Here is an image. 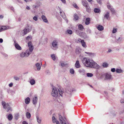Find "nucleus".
Listing matches in <instances>:
<instances>
[{
    "mask_svg": "<svg viewBox=\"0 0 124 124\" xmlns=\"http://www.w3.org/2000/svg\"><path fill=\"white\" fill-rule=\"evenodd\" d=\"M82 62L84 65L87 67L96 69L100 68V66L94 61L86 58H84L82 60Z\"/></svg>",
    "mask_w": 124,
    "mask_h": 124,
    "instance_id": "nucleus-1",
    "label": "nucleus"
},
{
    "mask_svg": "<svg viewBox=\"0 0 124 124\" xmlns=\"http://www.w3.org/2000/svg\"><path fill=\"white\" fill-rule=\"evenodd\" d=\"M59 119L61 124H70L68 122H66V120L65 118H64L60 115H59Z\"/></svg>",
    "mask_w": 124,
    "mask_h": 124,
    "instance_id": "nucleus-2",
    "label": "nucleus"
},
{
    "mask_svg": "<svg viewBox=\"0 0 124 124\" xmlns=\"http://www.w3.org/2000/svg\"><path fill=\"white\" fill-rule=\"evenodd\" d=\"M31 29V27L29 26L28 25L23 31V32L24 33V35L28 33L30 31Z\"/></svg>",
    "mask_w": 124,
    "mask_h": 124,
    "instance_id": "nucleus-3",
    "label": "nucleus"
},
{
    "mask_svg": "<svg viewBox=\"0 0 124 124\" xmlns=\"http://www.w3.org/2000/svg\"><path fill=\"white\" fill-rule=\"evenodd\" d=\"M51 94L53 96L55 97H56L58 96V92L56 87H53Z\"/></svg>",
    "mask_w": 124,
    "mask_h": 124,
    "instance_id": "nucleus-4",
    "label": "nucleus"
},
{
    "mask_svg": "<svg viewBox=\"0 0 124 124\" xmlns=\"http://www.w3.org/2000/svg\"><path fill=\"white\" fill-rule=\"evenodd\" d=\"M31 54L29 51L27 52V51H26V52H22L20 54V56L21 57H27Z\"/></svg>",
    "mask_w": 124,
    "mask_h": 124,
    "instance_id": "nucleus-5",
    "label": "nucleus"
},
{
    "mask_svg": "<svg viewBox=\"0 0 124 124\" xmlns=\"http://www.w3.org/2000/svg\"><path fill=\"white\" fill-rule=\"evenodd\" d=\"M105 80H110L112 78V75L111 73H107L105 74Z\"/></svg>",
    "mask_w": 124,
    "mask_h": 124,
    "instance_id": "nucleus-6",
    "label": "nucleus"
},
{
    "mask_svg": "<svg viewBox=\"0 0 124 124\" xmlns=\"http://www.w3.org/2000/svg\"><path fill=\"white\" fill-rule=\"evenodd\" d=\"M16 40H14V45L16 48L17 50H21L22 48L16 42Z\"/></svg>",
    "mask_w": 124,
    "mask_h": 124,
    "instance_id": "nucleus-7",
    "label": "nucleus"
},
{
    "mask_svg": "<svg viewBox=\"0 0 124 124\" xmlns=\"http://www.w3.org/2000/svg\"><path fill=\"white\" fill-rule=\"evenodd\" d=\"M38 100V99L37 96L35 95L34 97L33 98L32 100V103L34 105L36 104Z\"/></svg>",
    "mask_w": 124,
    "mask_h": 124,
    "instance_id": "nucleus-8",
    "label": "nucleus"
},
{
    "mask_svg": "<svg viewBox=\"0 0 124 124\" xmlns=\"http://www.w3.org/2000/svg\"><path fill=\"white\" fill-rule=\"evenodd\" d=\"M80 36L83 38L85 39L88 38L89 37L87 36L86 33L84 32H82L81 33Z\"/></svg>",
    "mask_w": 124,
    "mask_h": 124,
    "instance_id": "nucleus-9",
    "label": "nucleus"
},
{
    "mask_svg": "<svg viewBox=\"0 0 124 124\" xmlns=\"http://www.w3.org/2000/svg\"><path fill=\"white\" fill-rule=\"evenodd\" d=\"M2 105L3 106V108H6L7 107L10 106L9 104L8 103H6L4 101H2Z\"/></svg>",
    "mask_w": 124,
    "mask_h": 124,
    "instance_id": "nucleus-10",
    "label": "nucleus"
},
{
    "mask_svg": "<svg viewBox=\"0 0 124 124\" xmlns=\"http://www.w3.org/2000/svg\"><path fill=\"white\" fill-rule=\"evenodd\" d=\"M60 15L65 20H67V22L68 21V20L67 19V18L66 17V16L64 13L63 12H61V11L60 12Z\"/></svg>",
    "mask_w": 124,
    "mask_h": 124,
    "instance_id": "nucleus-11",
    "label": "nucleus"
},
{
    "mask_svg": "<svg viewBox=\"0 0 124 124\" xmlns=\"http://www.w3.org/2000/svg\"><path fill=\"white\" fill-rule=\"evenodd\" d=\"M81 43L82 46L84 48H86L87 47V45L84 40H82Z\"/></svg>",
    "mask_w": 124,
    "mask_h": 124,
    "instance_id": "nucleus-12",
    "label": "nucleus"
},
{
    "mask_svg": "<svg viewBox=\"0 0 124 124\" xmlns=\"http://www.w3.org/2000/svg\"><path fill=\"white\" fill-rule=\"evenodd\" d=\"M110 14L109 11H107L106 13L104 15V17L105 18L108 20Z\"/></svg>",
    "mask_w": 124,
    "mask_h": 124,
    "instance_id": "nucleus-13",
    "label": "nucleus"
},
{
    "mask_svg": "<svg viewBox=\"0 0 124 124\" xmlns=\"http://www.w3.org/2000/svg\"><path fill=\"white\" fill-rule=\"evenodd\" d=\"M57 41L54 40L52 43V46L54 47H57Z\"/></svg>",
    "mask_w": 124,
    "mask_h": 124,
    "instance_id": "nucleus-14",
    "label": "nucleus"
},
{
    "mask_svg": "<svg viewBox=\"0 0 124 124\" xmlns=\"http://www.w3.org/2000/svg\"><path fill=\"white\" fill-rule=\"evenodd\" d=\"M82 2L83 5L85 7L88 5L87 2L85 0H82Z\"/></svg>",
    "mask_w": 124,
    "mask_h": 124,
    "instance_id": "nucleus-15",
    "label": "nucleus"
},
{
    "mask_svg": "<svg viewBox=\"0 0 124 124\" xmlns=\"http://www.w3.org/2000/svg\"><path fill=\"white\" fill-rule=\"evenodd\" d=\"M90 18L89 17H87L86 19L85 24L86 25H88L90 23Z\"/></svg>",
    "mask_w": 124,
    "mask_h": 124,
    "instance_id": "nucleus-16",
    "label": "nucleus"
},
{
    "mask_svg": "<svg viewBox=\"0 0 124 124\" xmlns=\"http://www.w3.org/2000/svg\"><path fill=\"white\" fill-rule=\"evenodd\" d=\"M85 70L83 69H80L78 70V72L81 74L83 75H85Z\"/></svg>",
    "mask_w": 124,
    "mask_h": 124,
    "instance_id": "nucleus-17",
    "label": "nucleus"
},
{
    "mask_svg": "<svg viewBox=\"0 0 124 124\" xmlns=\"http://www.w3.org/2000/svg\"><path fill=\"white\" fill-rule=\"evenodd\" d=\"M35 65L38 70H39L41 69V66L39 63H37L35 64Z\"/></svg>",
    "mask_w": 124,
    "mask_h": 124,
    "instance_id": "nucleus-18",
    "label": "nucleus"
},
{
    "mask_svg": "<svg viewBox=\"0 0 124 124\" xmlns=\"http://www.w3.org/2000/svg\"><path fill=\"white\" fill-rule=\"evenodd\" d=\"M41 18L43 20V21L47 23L48 22V20L45 16L42 15L41 16Z\"/></svg>",
    "mask_w": 124,
    "mask_h": 124,
    "instance_id": "nucleus-19",
    "label": "nucleus"
},
{
    "mask_svg": "<svg viewBox=\"0 0 124 124\" xmlns=\"http://www.w3.org/2000/svg\"><path fill=\"white\" fill-rule=\"evenodd\" d=\"M97 28L99 30L102 31L103 30L104 27L102 26L99 25L98 26Z\"/></svg>",
    "mask_w": 124,
    "mask_h": 124,
    "instance_id": "nucleus-20",
    "label": "nucleus"
},
{
    "mask_svg": "<svg viewBox=\"0 0 124 124\" xmlns=\"http://www.w3.org/2000/svg\"><path fill=\"white\" fill-rule=\"evenodd\" d=\"M74 19L75 21L78 20L79 19V17L78 15L76 14H75L74 15Z\"/></svg>",
    "mask_w": 124,
    "mask_h": 124,
    "instance_id": "nucleus-21",
    "label": "nucleus"
},
{
    "mask_svg": "<svg viewBox=\"0 0 124 124\" xmlns=\"http://www.w3.org/2000/svg\"><path fill=\"white\" fill-rule=\"evenodd\" d=\"M75 65V67L77 68H79L80 67V65L78 61H76Z\"/></svg>",
    "mask_w": 124,
    "mask_h": 124,
    "instance_id": "nucleus-22",
    "label": "nucleus"
},
{
    "mask_svg": "<svg viewBox=\"0 0 124 124\" xmlns=\"http://www.w3.org/2000/svg\"><path fill=\"white\" fill-rule=\"evenodd\" d=\"M25 102L26 104H28L30 101V98L28 97L25 99Z\"/></svg>",
    "mask_w": 124,
    "mask_h": 124,
    "instance_id": "nucleus-23",
    "label": "nucleus"
},
{
    "mask_svg": "<svg viewBox=\"0 0 124 124\" xmlns=\"http://www.w3.org/2000/svg\"><path fill=\"white\" fill-rule=\"evenodd\" d=\"M81 49L79 48H77L76 50V54H79L80 53Z\"/></svg>",
    "mask_w": 124,
    "mask_h": 124,
    "instance_id": "nucleus-24",
    "label": "nucleus"
},
{
    "mask_svg": "<svg viewBox=\"0 0 124 124\" xmlns=\"http://www.w3.org/2000/svg\"><path fill=\"white\" fill-rule=\"evenodd\" d=\"M116 72L117 73H121L123 72V71L121 69H117L116 70Z\"/></svg>",
    "mask_w": 124,
    "mask_h": 124,
    "instance_id": "nucleus-25",
    "label": "nucleus"
},
{
    "mask_svg": "<svg viewBox=\"0 0 124 124\" xmlns=\"http://www.w3.org/2000/svg\"><path fill=\"white\" fill-rule=\"evenodd\" d=\"M78 28L79 30L81 31H83L84 29V27L83 25L81 24H80L78 25Z\"/></svg>",
    "mask_w": 124,
    "mask_h": 124,
    "instance_id": "nucleus-26",
    "label": "nucleus"
},
{
    "mask_svg": "<svg viewBox=\"0 0 124 124\" xmlns=\"http://www.w3.org/2000/svg\"><path fill=\"white\" fill-rule=\"evenodd\" d=\"M31 85H33L35 84V81L34 79H30L29 82Z\"/></svg>",
    "mask_w": 124,
    "mask_h": 124,
    "instance_id": "nucleus-27",
    "label": "nucleus"
},
{
    "mask_svg": "<svg viewBox=\"0 0 124 124\" xmlns=\"http://www.w3.org/2000/svg\"><path fill=\"white\" fill-rule=\"evenodd\" d=\"M94 11L96 13H100L101 11L100 9L97 8H95L94 10Z\"/></svg>",
    "mask_w": 124,
    "mask_h": 124,
    "instance_id": "nucleus-28",
    "label": "nucleus"
},
{
    "mask_svg": "<svg viewBox=\"0 0 124 124\" xmlns=\"http://www.w3.org/2000/svg\"><path fill=\"white\" fill-rule=\"evenodd\" d=\"M86 10L87 12L89 13L91 12V9L90 7L89 6V5L85 7Z\"/></svg>",
    "mask_w": 124,
    "mask_h": 124,
    "instance_id": "nucleus-29",
    "label": "nucleus"
},
{
    "mask_svg": "<svg viewBox=\"0 0 124 124\" xmlns=\"http://www.w3.org/2000/svg\"><path fill=\"white\" fill-rule=\"evenodd\" d=\"M7 118L8 120L9 121L11 120L13 118V116L12 114H10L8 116Z\"/></svg>",
    "mask_w": 124,
    "mask_h": 124,
    "instance_id": "nucleus-30",
    "label": "nucleus"
},
{
    "mask_svg": "<svg viewBox=\"0 0 124 124\" xmlns=\"http://www.w3.org/2000/svg\"><path fill=\"white\" fill-rule=\"evenodd\" d=\"M29 50H27V52L29 51L31 53L32 52V51L33 49V46H30L29 47Z\"/></svg>",
    "mask_w": 124,
    "mask_h": 124,
    "instance_id": "nucleus-31",
    "label": "nucleus"
},
{
    "mask_svg": "<svg viewBox=\"0 0 124 124\" xmlns=\"http://www.w3.org/2000/svg\"><path fill=\"white\" fill-rule=\"evenodd\" d=\"M26 116L28 119H30L31 117V114L29 112H27L26 114Z\"/></svg>",
    "mask_w": 124,
    "mask_h": 124,
    "instance_id": "nucleus-32",
    "label": "nucleus"
},
{
    "mask_svg": "<svg viewBox=\"0 0 124 124\" xmlns=\"http://www.w3.org/2000/svg\"><path fill=\"white\" fill-rule=\"evenodd\" d=\"M8 27L7 26H3L1 27V28L2 31L6 30L8 29Z\"/></svg>",
    "mask_w": 124,
    "mask_h": 124,
    "instance_id": "nucleus-33",
    "label": "nucleus"
},
{
    "mask_svg": "<svg viewBox=\"0 0 124 124\" xmlns=\"http://www.w3.org/2000/svg\"><path fill=\"white\" fill-rule=\"evenodd\" d=\"M107 7L108 8V9L110 10L111 9V8H112V7L111 5L109 4V2H108L107 3Z\"/></svg>",
    "mask_w": 124,
    "mask_h": 124,
    "instance_id": "nucleus-34",
    "label": "nucleus"
},
{
    "mask_svg": "<svg viewBox=\"0 0 124 124\" xmlns=\"http://www.w3.org/2000/svg\"><path fill=\"white\" fill-rule=\"evenodd\" d=\"M86 75L88 77H91L93 76V74L92 73H86Z\"/></svg>",
    "mask_w": 124,
    "mask_h": 124,
    "instance_id": "nucleus-35",
    "label": "nucleus"
},
{
    "mask_svg": "<svg viewBox=\"0 0 124 124\" xmlns=\"http://www.w3.org/2000/svg\"><path fill=\"white\" fill-rule=\"evenodd\" d=\"M102 66L104 67L107 68L108 66V64L107 63L104 62L103 63Z\"/></svg>",
    "mask_w": 124,
    "mask_h": 124,
    "instance_id": "nucleus-36",
    "label": "nucleus"
},
{
    "mask_svg": "<svg viewBox=\"0 0 124 124\" xmlns=\"http://www.w3.org/2000/svg\"><path fill=\"white\" fill-rule=\"evenodd\" d=\"M110 10L112 14H115L116 12L114 8H111Z\"/></svg>",
    "mask_w": 124,
    "mask_h": 124,
    "instance_id": "nucleus-37",
    "label": "nucleus"
},
{
    "mask_svg": "<svg viewBox=\"0 0 124 124\" xmlns=\"http://www.w3.org/2000/svg\"><path fill=\"white\" fill-rule=\"evenodd\" d=\"M36 118L37 122L39 123H40L41 121V120L39 118L38 116H36Z\"/></svg>",
    "mask_w": 124,
    "mask_h": 124,
    "instance_id": "nucleus-38",
    "label": "nucleus"
},
{
    "mask_svg": "<svg viewBox=\"0 0 124 124\" xmlns=\"http://www.w3.org/2000/svg\"><path fill=\"white\" fill-rule=\"evenodd\" d=\"M60 64L61 66L62 67H64L66 65V64H65L64 62L62 61L60 62Z\"/></svg>",
    "mask_w": 124,
    "mask_h": 124,
    "instance_id": "nucleus-39",
    "label": "nucleus"
},
{
    "mask_svg": "<svg viewBox=\"0 0 124 124\" xmlns=\"http://www.w3.org/2000/svg\"><path fill=\"white\" fill-rule=\"evenodd\" d=\"M82 40L78 38L76 40L75 42L77 43H78L80 42L81 43Z\"/></svg>",
    "mask_w": 124,
    "mask_h": 124,
    "instance_id": "nucleus-40",
    "label": "nucleus"
},
{
    "mask_svg": "<svg viewBox=\"0 0 124 124\" xmlns=\"http://www.w3.org/2000/svg\"><path fill=\"white\" fill-rule=\"evenodd\" d=\"M85 53L89 54L91 56V55H93L94 56L95 55V54L94 53H89V52H85Z\"/></svg>",
    "mask_w": 124,
    "mask_h": 124,
    "instance_id": "nucleus-41",
    "label": "nucleus"
},
{
    "mask_svg": "<svg viewBox=\"0 0 124 124\" xmlns=\"http://www.w3.org/2000/svg\"><path fill=\"white\" fill-rule=\"evenodd\" d=\"M52 59L54 61H55L56 59L55 56L54 54H51V55Z\"/></svg>",
    "mask_w": 124,
    "mask_h": 124,
    "instance_id": "nucleus-42",
    "label": "nucleus"
},
{
    "mask_svg": "<svg viewBox=\"0 0 124 124\" xmlns=\"http://www.w3.org/2000/svg\"><path fill=\"white\" fill-rule=\"evenodd\" d=\"M52 121L54 123H55L57 122L56 119L54 116H53L52 118Z\"/></svg>",
    "mask_w": 124,
    "mask_h": 124,
    "instance_id": "nucleus-43",
    "label": "nucleus"
},
{
    "mask_svg": "<svg viewBox=\"0 0 124 124\" xmlns=\"http://www.w3.org/2000/svg\"><path fill=\"white\" fill-rule=\"evenodd\" d=\"M60 89H58V90L59 91V94L61 96H62V94L63 93V91H60Z\"/></svg>",
    "mask_w": 124,
    "mask_h": 124,
    "instance_id": "nucleus-44",
    "label": "nucleus"
},
{
    "mask_svg": "<svg viewBox=\"0 0 124 124\" xmlns=\"http://www.w3.org/2000/svg\"><path fill=\"white\" fill-rule=\"evenodd\" d=\"M67 32L69 34H71L72 33V31L71 30H68L67 31Z\"/></svg>",
    "mask_w": 124,
    "mask_h": 124,
    "instance_id": "nucleus-45",
    "label": "nucleus"
},
{
    "mask_svg": "<svg viewBox=\"0 0 124 124\" xmlns=\"http://www.w3.org/2000/svg\"><path fill=\"white\" fill-rule=\"evenodd\" d=\"M86 32L87 33L89 34L91 33V31L89 29H88L86 30Z\"/></svg>",
    "mask_w": 124,
    "mask_h": 124,
    "instance_id": "nucleus-46",
    "label": "nucleus"
},
{
    "mask_svg": "<svg viewBox=\"0 0 124 124\" xmlns=\"http://www.w3.org/2000/svg\"><path fill=\"white\" fill-rule=\"evenodd\" d=\"M117 29L116 28H114L113 29V30L112 31V32L113 33H116L117 31Z\"/></svg>",
    "mask_w": 124,
    "mask_h": 124,
    "instance_id": "nucleus-47",
    "label": "nucleus"
},
{
    "mask_svg": "<svg viewBox=\"0 0 124 124\" xmlns=\"http://www.w3.org/2000/svg\"><path fill=\"white\" fill-rule=\"evenodd\" d=\"M70 72L72 74H73L74 73V71L73 69H71L70 70Z\"/></svg>",
    "mask_w": 124,
    "mask_h": 124,
    "instance_id": "nucleus-48",
    "label": "nucleus"
},
{
    "mask_svg": "<svg viewBox=\"0 0 124 124\" xmlns=\"http://www.w3.org/2000/svg\"><path fill=\"white\" fill-rule=\"evenodd\" d=\"M75 32L77 34H79L80 35L81 34V33H80V31H79L78 30H76L75 31Z\"/></svg>",
    "mask_w": 124,
    "mask_h": 124,
    "instance_id": "nucleus-49",
    "label": "nucleus"
},
{
    "mask_svg": "<svg viewBox=\"0 0 124 124\" xmlns=\"http://www.w3.org/2000/svg\"><path fill=\"white\" fill-rule=\"evenodd\" d=\"M33 19L34 20L36 21H37L38 20V17L36 16H34L33 18Z\"/></svg>",
    "mask_w": 124,
    "mask_h": 124,
    "instance_id": "nucleus-50",
    "label": "nucleus"
},
{
    "mask_svg": "<svg viewBox=\"0 0 124 124\" xmlns=\"http://www.w3.org/2000/svg\"><path fill=\"white\" fill-rule=\"evenodd\" d=\"M19 116V115L18 114H16L15 115V118L16 120H17V119H18V118Z\"/></svg>",
    "mask_w": 124,
    "mask_h": 124,
    "instance_id": "nucleus-51",
    "label": "nucleus"
},
{
    "mask_svg": "<svg viewBox=\"0 0 124 124\" xmlns=\"http://www.w3.org/2000/svg\"><path fill=\"white\" fill-rule=\"evenodd\" d=\"M2 54L5 57H7L8 56V55L4 53H2Z\"/></svg>",
    "mask_w": 124,
    "mask_h": 124,
    "instance_id": "nucleus-52",
    "label": "nucleus"
},
{
    "mask_svg": "<svg viewBox=\"0 0 124 124\" xmlns=\"http://www.w3.org/2000/svg\"><path fill=\"white\" fill-rule=\"evenodd\" d=\"M32 43L30 41H29L28 42V46L29 47V46H32V45L31 44Z\"/></svg>",
    "mask_w": 124,
    "mask_h": 124,
    "instance_id": "nucleus-53",
    "label": "nucleus"
},
{
    "mask_svg": "<svg viewBox=\"0 0 124 124\" xmlns=\"http://www.w3.org/2000/svg\"><path fill=\"white\" fill-rule=\"evenodd\" d=\"M97 2L99 4L101 5L102 4V2L101 0H96Z\"/></svg>",
    "mask_w": 124,
    "mask_h": 124,
    "instance_id": "nucleus-54",
    "label": "nucleus"
},
{
    "mask_svg": "<svg viewBox=\"0 0 124 124\" xmlns=\"http://www.w3.org/2000/svg\"><path fill=\"white\" fill-rule=\"evenodd\" d=\"M14 78L16 80H18L19 79V78L17 77H14Z\"/></svg>",
    "mask_w": 124,
    "mask_h": 124,
    "instance_id": "nucleus-55",
    "label": "nucleus"
},
{
    "mask_svg": "<svg viewBox=\"0 0 124 124\" xmlns=\"http://www.w3.org/2000/svg\"><path fill=\"white\" fill-rule=\"evenodd\" d=\"M111 71L112 72H114L115 71H116V70L115 68H113L111 69Z\"/></svg>",
    "mask_w": 124,
    "mask_h": 124,
    "instance_id": "nucleus-56",
    "label": "nucleus"
},
{
    "mask_svg": "<svg viewBox=\"0 0 124 124\" xmlns=\"http://www.w3.org/2000/svg\"><path fill=\"white\" fill-rule=\"evenodd\" d=\"M120 39V37H119L117 39H116V42H118L120 41L121 40Z\"/></svg>",
    "mask_w": 124,
    "mask_h": 124,
    "instance_id": "nucleus-57",
    "label": "nucleus"
},
{
    "mask_svg": "<svg viewBox=\"0 0 124 124\" xmlns=\"http://www.w3.org/2000/svg\"><path fill=\"white\" fill-rule=\"evenodd\" d=\"M13 83L12 82L10 83L9 84V86L10 87H12L13 86Z\"/></svg>",
    "mask_w": 124,
    "mask_h": 124,
    "instance_id": "nucleus-58",
    "label": "nucleus"
},
{
    "mask_svg": "<svg viewBox=\"0 0 124 124\" xmlns=\"http://www.w3.org/2000/svg\"><path fill=\"white\" fill-rule=\"evenodd\" d=\"M74 7L75 8H76L77 9H78V7L77 6V5L76 4H75L74 5Z\"/></svg>",
    "mask_w": 124,
    "mask_h": 124,
    "instance_id": "nucleus-59",
    "label": "nucleus"
},
{
    "mask_svg": "<svg viewBox=\"0 0 124 124\" xmlns=\"http://www.w3.org/2000/svg\"><path fill=\"white\" fill-rule=\"evenodd\" d=\"M10 9L11 10H12L14 12H15V10L14 8L13 7H11Z\"/></svg>",
    "mask_w": 124,
    "mask_h": 124,
    "instance_id": "nucleus-60",
    "label": "nucleus"
},
{
    "mask_svg": "<svg viewBox=\"0 0 124 124\" xmlns=\"http://www.w3.org/2000/svg\"><path fill=\"white\" fill-rule=\"evenodd\" d=\"M120 102L121 103H123L124 102V99H121L120 100Z\"/></svg>",
    "mask_w": 124,
    "mask_h": 124,
    "instance_id": "nucleus-61",
    "label": "nucleus"
},
{
    "mask_svg": "<svg viewBox=\"0 0 124 124\" xmlns=\"http://www.w3.org/2000/svg\"><path fill=\"white\" fill-rule=\"evenodd\" d=\"M62 2L64 4H65L66 3L65 0H61Z\"/></svg>",
    "mask_w": 124,
    "mask_h": 124,
    "instance_id": "nucleus-62",
    "label": "nucleus"
},
{
    "mask_svg": "<svg viewBox=\"0 0 124 124\" xmlns=\"http://www.w3.org/2000/svg\"><path fill=\"white\" fill-rule=\"evenodd\" d=\"M23 124H28L27 122L26 121H23Z\"/></svg>",
    "mask_w": 124,
    "mask_h": 124,
    "instance_id": "nucleus-63",
    "label": "nucleus"
},
{
    "mask_svg": "<svg viewBox=\"0 0 124 124\" xmlns=\"http://www.w3.org/2000/svg\"><path fill=\"white\" fill-rule=\"evenodd\" d=\"M26 8L28 10H29L30 9V8L28 6H27Z\"/></svg>",
    "mask_w": 124,
    "mask_h": 124,
    "instance_id": "nucleus-64",
    "label": "nucleus"
}]
</instances>
